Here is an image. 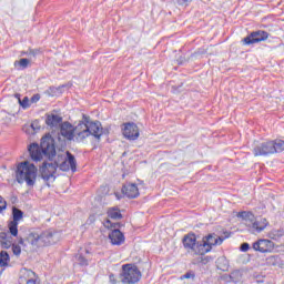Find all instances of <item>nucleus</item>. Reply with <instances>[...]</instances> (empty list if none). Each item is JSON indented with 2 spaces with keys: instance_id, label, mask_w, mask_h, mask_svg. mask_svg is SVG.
<instances>
[{
  "instance_id": "nucleus-1",
  "label": "nucleus",
  "mask_w": 284,
  "mask_h": 284,
  "mask_svg": "<svg viewBox=\"0 0 284 284\" xmlns=\"http://www.w3.org/2000/svg\"><path fill=\"white\" fill-rule=\"evenodd\" d=\"M28 151L32 161H36V163L42 161L43 156L48 159L55 156L53 162H44L40 168V174L45 183H54L57 170H61L62 172H70V170L71 172H77V159L74 155H72L70 151L57 155L54 139L50 135H45L41 139L40 146L37 143L30 144Z\"/></svg>"
},
{
  "instance_id": "nucleus-2",
  "label": "nucleus",
  "mask_w": 284,
  "mask_h": 284,
  "mask_svg": "<svg viewBox=\"0 0 284 284\" xmlns=\"http://www.w3.org/2000/svg\"><path fill=\"white\" fill-rule=\"evenodd\" d=\"M11 239L12 237L0 229V247L3 250H9V247H11L14 256H21V247H26V240H23V237H19L18 242H12ZM9 265L10 255L6 251L0 252V274H3V270Z\"/></svg>"
},
{
  "instance_id": "nucleus-3",
  "label": "nucleus",
  "mask_w": 284,
  "mask_h": 284,
  "mask_svg": "<svg viewBox=\"0 0 284 284\" xmlns=\"http://www.w3.org/2000/svg\"><path fill=\"white\" fill-rule=\"evenodd\" d=\"M88 136H94L95 139H101V136H103V126H101V122H90L84 120L75 126L73 141L83 143Z\"/></svg>"
},
{
  "instance_id": "nucleus-4",
  "label": "nucleus",
  "mask_w": 284,
  "mask_h": 284,
  "mask_svg": "<svg viewBox=\"0 0 284 284\" xmlns=\"http://www.w3.org/2000/svg\"><path fill=\"white\" fill-rule=\"evenodd\" d=\"M26 241L34 248L45 247L57 243V233L52 229L45 231L32 230L27 235Z\"/></svg>"
},
{
  "instance_id": "nucleus-5",
  "label": "nucleus",
  "mask_w": 284,
  "mask_h": 284,
  "mask_svg": "<svg viewBox=\"0 0 284 284\" xmlns=\"http://www.w3.org/2000/svg\"><path fill=\"white\" fill-rule=\"evenodd\" d=\"M38 169L30 161L18 163L16 170V180L18 183H26L28 187H34L37 184Z\"/></svg>"
},
{
  "instance_id": "nucleus-6",
  "label": "nucleus",
  "mask_w": 284,
  "mask_h": 284,
  "mask_svg": "<svg viewBox=\"0 0 284 284\" xmlns=\"http://www.w3.org/2000/svg\"><path fill=\"white\" fill-rule=\"evenodd\" d=\"M230 239V233L225 232L224 235H216V233H210L202 239V256L210 253L212 247L223 245V242Z\"/></svg>"
},
{
  "instance_id": "nucleus-7",
  "label": "nucleus",
  "mask_w": 284,
  "mask_h": 284,
  "mask_svg": "<svg viewBox=\"0 0 284 284\" xmlns=\"http://www.w3.org/2000/svg\"><path fill=\"white\" fill-rule=\"evenodd\" d=\"M182 245L191 256H203L202 242L196 241V234L187 233L184 235Z\"/></svg>"
},
{
  "instance_id": "nucleus-8",
  "label": "nucleus",
  "mask_w": 284,
  "mask_h": 284,
  "mask_svg": "<svg viewBox=\"0 0 284 284\" xmlns=\"http://www.w3.org/2000/svg\"><path fill=\"white\" fill-rule=\"evenodd\" d=\"M141 271L138 265L124 264L122 265V272L120 274L121 283L123 284H135L141 281Z\"/></svg>"
},
{
  "instance_id": "nucleus-9",
  "label": "nucleus",
  "mask_w": 284,
  "mask_h": 284,
  "mask_svg": "<svg viewBox=\"0 0 284 284\" xmlns=\"http://www.w3.org/2000/svg\"><path fill=\"white\" fill-rule=\"evenodd\" d=\"M103 225L104 227H106V230H112L109 233V239L112 245H123V243H125V235H123V233L119 229H116L119 223H114V222H111L110 220H105L103 222Z\"/></svg>"
},
{
  "instance_id": "nucleus-10",
  "label": "nucleus",
  "mask_w": 284,
  "mask_h": 284,
  "mask_svg": "<svg viewBox=\"0 0 284 284\" xmlns=\"http://www.w3.org/2000/svg\"><path fill=\"white\" fill-rule=\"evenodd\" d=\"M254 156H270V154H276L274 149V141H266L255 144L253 148Z\"/></svg>"
},
{
  "instance_id": "nucleus-11",
  "label": "nucleus",
  "mask_w": 284,
  "mask_h": 284,
  "mask_svg": "<svg viewBox=\"0 0 284 284\" xmlns=\"http://www.w3.org/2000/svg\"><path fill=\"white\" fill-rule=\"evenodd\" d=\"M274 242L267 239H260L252 244V250L261 254H270V252H274Z\"/></svg>"
},
{
  "instance_id": "nucleus-12",
  "label": "nucleus",
  "mask_w": 284,
  "mask_h": 284,
  "mask_svg": "<svg viewBox=\"0 0 284 284\" xmlns=\"http://www.w3.org/2000/svg\"><path fill=\"white\" fill-rule=\"evenodd\" d=\"M12 216L13 220L11 222H9L8 227H9V234H11V236H19V221H21L23 219V211L13 207L12 209Z\"/></svg>"
},
{
  "instance_id": "nucleus-13",
  "label": "nucleus",
  "mask_w": 284,
  "mask_h": 284,
  "mask_svg": "<svg viewBox=\"0 0 284 284\" xmlns=\"http://www.w3.org/2000/svg\"><path fill=\"white\" fill-rule=\"evenodd\" d=\"M270 33L266 31H254L248 37L243 39L245 45H252V43H261V41H267Z\"/></svg>"
},
{
  "instance_id": "nucleus-14",
  "label": "nucleus",
  "mask_w": 284,
  "mask_h": 284,
  "mask_svg": "<svg viewBox=\"0 0 284 284\" xmlns=\"http://www.w3.org/2000/svg\"><path fill=\"white\" fill-rule=\"evenodd\" d=\"M19 284H40L37 274L32 270L23 268L20 273Z\"/></svg>"
},
{
  "instance_id": "nucleus-15",
  "label": "nucleus",
  "mask_w": 284,
  "mask_h": 284,
  "mask_svg": "<svg viewBox=\"0 0 284 284\" xmlns=\"http://www.w3.org/2000/svg\"><path fill=\"white\" fill-rule=\"evenodd\" d=\"M139 126L135 123H126L123 129V136L129 141H136L139 139Z\"/></svg>"
},
{
  "instance_id": "nucleus-16",
  "label": "nucleus",
  "mask_w": 284,
  "mask_h": 284,
  "mask_svg": "<svg viewBox=\"0 0 284 284\" xmlns=\"http://www.w3.org/2000/svg\"><path fill=\"white\" fill-rule=\"evenodd\" d=\"M60 134L68 141H74L75 128L70 122L61 124Z\"/></svg>"
},
{
  "instance_id": "nucleus-17",
  "label": "nucleus",
  "mask_w": 284,
  "mask_h": 284,
  "mask_svg": "<svg viewBox=\"0 0 284 284\" xmlns=\"http://www.w3.org/2000/svg\"><path fill=\"white\" fill-rule=\"evenodd\" d=\"M270 225V222H267V219L261 217L260 220L252 221L251 224H247V227L252 230V232H256L257 234H261L265 227Z\"/></svg>"
},
{
  "instance_id": "nucleus-18",
  "label": "nucleus",
  "mask_w": 284,
  "mask_h": 284,
  "mask_svg": "<svg viewBox=\"0 0 284 284\" xmlns=\"http://www.w3.org/2000/svg\"><path fill=\"white\" fill-rule=\"evenodd\" d=\"M122 193L124 196H128V199H136V196H139V186L134 183H125L122 186Z\"/></svg>"
},
{
  "instance_id": "nucleus-19",
  "label": "nucleus",
  "mask_w": 284,
  "mask_h": 284,
  "mask_svg": "<svg viewBox=\"0 0 284 284\" xmlns=\"http://www.w3.org/2000/svg\"><path fill=\"white\" fill-rule=\"evenodd\" d=\"M45 123L49 128H59L63 123V118L57 113H49L47 114Z\"/></svg>"
},
{
  "instance_id": "nucleus-20",
  "label": "nucleus",
  "mask_w": 284,
  "mask_h": 284,
  "mask_svg": "<svg viewBox=\"0 0 284 284\" xmlns=\"http://www.w3.org/2000/svg\"><path fill=\"white\" fill-rule=\"evenodd\" d=\"M87 254H90V251L87 250L85 253H78L75 255V261L81 267H88L90 265V258L85 256Z\"/></svg>"
},
{
  "instance_id": "nucleus-21",
  "label": "nucleus",
  "mask_w": 284,
  "mask_h": 284,
  "mask_svg": "<svg viewBox=\"0 0 284 284\" xmlns=\"http://www.w3.org/2000/svg\"><path fill=\"white\" fill-rule=\"evenodd\" d=\"M106 214L108 217L111 219L112 221H119L123 219V215L121 214V210L119 209V206L110 207Z\"/></svg>"
},
{
  "instance_id": "nucleus-22",
  "label": "nucleus",
  "mask_w": 284,
  "mask_h": 284,
  "mask_svg": "<svg viewBox=\"0 0 284 284\" xmlns=\"http://www.w3.org/2000/svg\"><path fill=\"white\" fill-rule=\"evenodd\" d=\"M237 217L243 219V221H246V225H250L254 221V214L247 211L239 212Z\"/></svg>"
},
{
  "instance_id": "nucleus-23",
  "label": "nucleus",
  "mask_w": 284,
  "mask_h": 284,
  "mask_svg": "<svg viewBox=\"0 0 284 284\" xmlns=\"http://www.w3.org/2000/svg\"><path fill=\"white\" fill-rule=\"evenodd\" d=\"M217 268L222 272H227L230 267V262H227V258L225 257H219L216 261Z\"/></svg>"
},
{
  "instance_id": "nucleus-24",
  "label": "nucleus",
  "mask_w": 284,
  "mask_h": 284,
  "mask_svg": "<svg viewBox=\"0 0 284 284\" xmlns=\"http://www.w3.org/2000/svg\"><path fill=\"white\" fill-rule=\"evenodd\" d=\"M282 236H284L283 230H272L267 233V237L272 239L273 241H278Z\"/></svg>"
},
{
  "instance_id": "nucleus-25",
  "label": "nucleus",
  "mask_w": 284,
  "mask_h": 284,
  "mask_svg": "<svg viewBox=\"0 0 284 284\" xmlns=\"http://www.w3.org/2000/svg\"><path fill=\"white\" fill-rule=\"evenodd\" d=\"M16 99L19 100V103L23 110H28V108H30V99H28V97H24L23 100H21V94L17 93Z\"/></svg>"
},
{
  "instance_id": "nucleus-26",
  "label": "nucleus",
  "mask_w": 284,
  "mask_h": 284,
  "mask_svg": "<svg viewBox=\"0 0 284 284\" xmlns=\"http://www.w3.org/2000/svg\"><path fill=\"white\" fill-rule=\"evenodd\" d=\"M274 150L275 154L278 152H284V141L283 140H274Z\"/></svg>"
},
{
  "instance_id": "nucleus-27",
  "label": "nucleus",
  "mask_w": 284,
  "mask_h": 284,
  "mask_svg": "<svg viewBox=\"0 0 284 284\" xmlns=\"http://www.w3.org/2000/svg\"><path fill=\"white\" fill-rule=\"evenodd\" d=\"M31 128L33 132H39L41 130V124H39V120H36L31 123Z\"/></svg>"
},
{
  "instance_id": "nucleus-28",
  "label": "nucleus",
  "mask_w": 284,
  "mask_h": 284,
  "mask_svg": "<svg viewBox=\"0 0 284 284\" xmlns=\"http://www.w3.org/2000/svg\"><path fill=\"white\" fill-rule=\"evenodd\" d=\"M8 207V202H6V199H3L2 196H0V214L1 212H3V210H6Z\"/></svg>"
},
{
  "instance_id": "nucleus-29",
  "label": "nucleus",
  "mask_w": 284,
  "mask_h": 284,
  "mask_svg": "<svg viewBox=\"0 0 284 284\" xmlns=\"http://www.w3.org/2000/svg\"><path fill=\"white\" fill-rule=\"evenodd\" d=\"M29 64H30V60H28V59H26V58H22V59H20V61H19L20 68H28Z\"/></svg>"
},
{
  "instance_id": "nucleus-30",
  "label": "nucleus",
  "mask_w": 284,
  "mask_h": 284,
  "mask_svg": "<svg viewBox=\"0 0 284 284\" xmlns=\"http://www.w3.org/2000/svg\"><path fill=\"white\" fill-rule=\"evenodd\" d=\"M194 276H195L194 273L187 272L184 275H182L180 278H181V281H183L185 278H194Z\"/></svg>"
},
{
  "instance_id": "nucleus-31",
  "label": "nucleus",
  "mask_w": 284,
  "mask_h": 284,
  "mask_svg": "<svg viewBox=\"0 0 284 284\" xmlns=\"http://www.w3.org/2000/svg\"><path fill=\"white\" fill-rule=\"evenodd\" d=\"M247 250H250V244H248V243H243V244L241 245V251H242V252H247Z\"/></svg>"
},
{
  "instance_id": "nucleus-32",
  "label": "nucleus",
  "mask_w": 284,
  "mask_h": 284,
  "mask_svg": "<svg viewBox=\"0 0 284 284\" xmlns=\"http://www.w3.org/2000/svg\"><path fill=\"white\" fill-rule=\"evenodd\" d=\"M192 0H178L179 6H185V3H191Z\"/></svg>"
},
{
  "instance_id": "nucleus-33",
  "label": "nucleus",
  "mask_w": 284,
  "mask_h": 284,
  "mask_svg": "<svg viewBox=\"0 0 284 284\" xmlns=\"http://www.w3.org/2000/svg\"><path fill=\"white\" fill-rule=\"evenodd\" d=\"M39 99H41V97L39 94H36L31 98V103H37V101H39Z\"/></svg>"
},
{
  "instance_id": "nucleus-34",
  "label": "nucleus",
  "mask_w": 284,
  "mask_h": 284,
  "mask_svg": "<svg viewBox=\"0 0 284 284\" xmlns=\"http://www.w3.org/2000/svg\"><path fill=\"white\" fill-rule=\"evenodd\" d=\"M110 281L112 284H116V282L114 281V275H110Z\"/></svg>"
}]
</instances>
